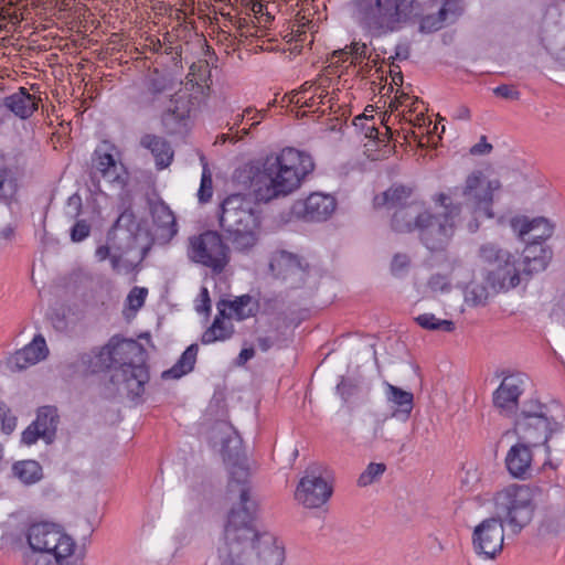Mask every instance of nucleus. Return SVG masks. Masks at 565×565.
<instances>
[{
	"label": "nucleus",
	"instance_id": "obj_57",
	"mask_svg": "<svg viewBox=\"0 0 565 565\" xmlns=\"http://www.w3.org/2000/svg\"><path fill=\"white\" fill-rule=\"evenodd\" d=\"M199 195L202 201H206L212 196V180L210 177H202Z\"/></svg>",
	"mask_w": 565,
	"mask_h": 565
},
{
	"label": "nucleus",
	"instance_id": "obj_48",
	"mask_svg": "<svg viewBox=\"0 0 565 565\" xmlns=\"http://www.w3.org/2000/svg\"><path fill=\"white\" fill-rule=\"evenodd\" d=\"M493 94L497 97L507 100H519L521 97V93L512 84H501L497 86L495 88H493Z\"/></svg>",
	"mask_w": 565,
	"mask_h": 565
},
{
	"label": "nucleus",
	"instance_id": "obj_47",
	"mask_svg": "<svg viewBox=\"0 0 565 565\" xmlns=\"http://www.w3.org/2000/svg\"><path fill=\"white\" fill-rule=\"evenodd\" d=\"M147 294L148 291L146 288H132L129 295L127 296V303L129 309H131L132 311L139 310L145 303Z\"/></svg>",
	"mask_w": 565,
	"mask_h": 565
},
{
	"label": "nucleus",
	"instance_id": "obj_38",
	"mask_svg": "<svg viewBox=\"0 0 565 565\" xmlns=\"http://www.w3.org/2000/svg\"><path fill=\"white\" fill-rule=\"evenodd\" d=\"M292 211L296 216L302 220H315L318 212V194L312 192L306 199L296 201Z\"/></svg>",
	"mask_w": 565,
	"mask_h": 565
},
{
	"label": "nucleus",
	"instance_id": "obj_24",
	"mask_svg": "<svg viewBox=\"0 0 565 565\" xmlns=\"http://www.w3.org/2000/svg\"><path fill=\"white\" fill-rule=\"evenodd\" d=\"M318 87L313 82H306L302 84L299 90L294 92L290 97V103L294 104L291 108V113L295 114V117L298 119H303L308 117L310 114L315 115L318 110L316 103V94Z\"/></svg>",
	"mask_w": 565,
	"mask_h": 565
},
{
	"label": "nucleus",
	"instance_id": "obj_50",
	"mask_svg": "<svg viewBox=\"0 0 565 565\" xmlns=\"http://www.w3.org/2000/svg\"><path fill=\"white\" fill-rule=\"evenodd\" d=\"M40 438H42L41 430L32 422L23 431L21 440L26 446L34 445Z\"/></svg>",
	"mask_w": 565,
	"mask_h": 565
},
{
	"label": "nucleus",
	"instance_id": "obj_33",
	"mask_svg": "<svg viewBox=\"0 0 565 565\" xmlns=\"http://www.w3.org/2000/svg\"><path fill=\"white\" fill-rule=\"evenodd\" d=\"M199 348L196 344H191L182 353L178 362L169 370L162 373L164 380H178L183 375L190 373L196 362Z\"/></svg>",
	"mask_w": 565,
	"mask_h": 565
},
{
	"label": "nucleus",
	"instance_id": "obj_55",
	"mask_svg": "<svg viewBox=\"0 0 565 565\" xmlns=\"http://www.w3.org/2000/svg\"><path fill=\"white\" fill-rule=\"evenodd\" d=\"M216 431L222 433L225 435V439H222L223 446L227 447V444L232 440L234 436H236V430L230 423H220L217 427H215Z\"/></svg>",
	"mask_w": 565,
	"mask_h": 565
},
{
	"label": "nucleus",
	"instance_id": "obj_49",
	"mask_svg": "<svg viewBox=\"0 0 565 565\" xmlns=\"http://www.w3.org/2000/svg\"><path fill=\"white\" fill-rule=\"evenodd\" d=\"M90 234V225L85 220H78L71 230V239L75 243L84 241Z\"/></svg>",
	"mask_w": 565,
	"mask_h": 565
},
{
	"label": "nucleus",
	"instance_id": "obj_61",
	"mask_svg": "<svg viewBox=\"0 0 565 565\" xmlns=\"http://www.w3.org/2000/svg\"><path fill=\"white\" fill-rule=\"evenodd\" d=\"M111 255L110 247L108 245H100L95 250V256L98 262H104Z\"/></svg>",
	"mask_w": 565,
	"mask_h": 565
},
{
	"label": "nucleus",
	"instance_id": "obj_22",
	"mask_svg": "<svg viewBox=\"0 0 565 565\" xmlns=\"http://www.w3.org/2000/svg\"><path fill=\"white\" fill-rule=\"evenodd\" d=\"M335 393L350 411L369 399V390L364 387L363 380L359 376L341 375Z\"/></svg>",
	"mask_w": 565,
	"mask_h": 565
},
{
	"label": "nucleus",
	"instance_id": "obj_27",
	"mask_svg": "<svg viewBox=\"0 0 565 565\" xmlns=\"http://www.w3.org/2000/svg\"><path fill=\"white\" fill-rule=\"evenodd\" d=\"M39 100L36 96L29 94L24 87H21L17 93L6 97L3 105L15 116L26 119L38 109Z\"/></svg>",
	"mask_w": 565,
	"mask_h": 565
},
{
	"label": "nucleus",
	"instance_id": "obj_2",
	"mask_svg": "<svg viewBox=\"0 0 565 565\" xmlns=\"http://www.w3.org/2000/svg\"><path fill=\"white\" fill-rule=\"evenodd\" d=\"M241 509H233L225 527V546L220 551V565H282L284 548L268 534H258L250 525L255 504L248 489L239 486Z\"/></svg>",
	"mask_w": 565,
	"mask_h": 565
},
{
	"label": "nucleus",
	"instance_id": "obj_15",
	"mask_svg": "<svg viewBox=\"0 0 565 565\" xmlns=\"http://www.w3.org/2000/svg\"><path fill=\"white\" fill-rule=\"evenodd\" d=\"M500 376L503 379L499 387L493 392L492 402L493 406L501 414L510 416L518 411L519 398L524 392L526 375L521 372L510 373L502 371Z\"/></svg>",
	"mask_w": 565,
	"mask_h": 565
},
{
	"label": "nucleus",
	"instance_id": "obj_1",
	"mask_svg": "<svg viewBox=\"0 0 565 565\" xmlns=\"http://www.w3.org/2000/svg\"><path fill=\"white\" fill-rule=\"evenodd\" d=\"M313 170L312 158L291 147L267 156L253 168L249 193L231 194L222 203L220 225L233 248L246 253L259 242L262 217L257 203H268L294 193Z\"/></svg>",
	"mask_w": 565,
	"mask_h": 565
},
{
	"label": "nucleus",
	"instance_id": "obj_63",
	"mask_svg": "<svg viewBox=\"0 0 565 565\" xmlns=\"http://www.w3.org/2000/svg\"><path fill=\"white\" fill-rule=\"evenodd\" d=\"M68 204L74 206L75 215H79L81 214V212H82V200H81L79 195H76V194L72 195L68 199Z\"/></svg>",
	"mask_w": 565,
	"mask_h": 565
},
{
	"label": "nucleus",
	"instance_id": "obj_28",
	"mask_svg": "<svg viewBox=\"0 0 565 565\" xmlns=\"http://www.w3.org/2000/svg\"><path fill=\"white\" fill-rule=\"evenodd\" d=\"M140 145L152 153L158 169H166L171 164L174 153L170 143L162 137L147 134L141 138Z\"/></svg>",
	"mask_w": 565,
	"mask_h": 565
},
{
	"label": "nucleus",
	"instance_id": "obj_7",
	"mask_svg": "<svg viewBox=\"0 0 565 565\" xmlns=\"http://www.w3.org/2000/svg\"><path fill=\"white\" fill-rule=\"evenodd\" d=\"M455 199L449 193H438L435 202L439 203L445 211L441 214H434L425 210L422 222L417 228L420 243L430 252H443L446 249L455 231V218L461 212V202L454 203Z\"/></svg>",
	"mask_w": 565,
	"mask_h": 565
},
{
	"label": "nucleus",
	"instance_id": "obj_20",
	"mask_svg": "<svg viewBox=\"0 0 565 565\" xmlns=\"http://www.w3.org/2000/svg\"><path fill=\"white\" fill-rule=\"evenodd\" d=\"M426 209L418 202H411L395 209L391 216V230L397 234H411L417 231Z\"/></svg>",
	"mask_w": 565,
	"mask_h": 565
},
{
	"label": "nucleus",
	"instance_id": "obj_37",
	"mask_svg": "<svg viewBox=\"0 0 565 565\" xmlns=\"http://www.w3.org/2000/svg\"><path fill=\"white\" fill-rule=\"evenodd\" d=\"M415 322L428 331L452 332L456 324L452 320L439 319L434 313H422L415 318Z\"/></svg>",
	"mask_w": 565,
	"mask_h": 565
},
{
	"label": "nucleus",
	"instance_id": "obj_60",
	"mask_svg": "<svg viewBox=\"0 0 565 565\" xmlns=\"http://www.w3.org/2000/svg\"><path fill=\"white\" fill-rule=\"evenodd\" d=\"M14 234V226L11 222L0 223V239H10Z\"/></svg>",
	"mask_w": 565,
	"mask_h": 565
},
{
	"label": "nucleus",
	"instance_id": "obj_56",
	"mask_svg": "<svg viewBox=\"0 0 565 565\" xmlns=\"http://www.w3.org/2000/svg\"><path fill=\"white\" fill-rule=\"evenodd\" d=\"M492 150V145L487 141L486 136H481L480 141L471 147L470 153L473 156L487 154Z\"/></svg>",
	"mask_w": 565,
	"mask_h": 565
},
{
	"label": "nucleus",
	"instance_id": "obj_32",
	"mask_svg": "<svg viewBox=\"0 0 565 565\" xmlns=\"http://www.w3.org/2000/svg\"><path fill=\"white\" fill-rule=\"evenodd\" d=\"M58 422L57 409L53 406H43L39 408L33 423L41 430L42 439L50 444L55 437Z\"/></svg>",
	"mask_w": 565,
	"mask_h": 565
},
{
	"label": "nucleus",
	"instance_id": "obj_51",
	"mask_svg": "<svg viewBox=\"0 0 565 565\" xmlns=\"http://www.w3.org/2000/svg\"><path fill=\"white\" fill-rule=\"evenodd\" d=\"M348 47H345L344 50H339L338 53L340 56H351L352 57V63H355V61L360 60L362 61L363 58H365V55H366V45L365 44H358V43H354L353 45L350 46V51H347Z\"/></svg>",
	"mask_w": 565,
	"mask_h": 565
},
{
	"label": "nucleus",
	"instance_id": "obj_41",
	"mask_svg": "<svg viewBox=\"0 0 565 565\" xmlns=\"http://www.w3.org/2000/svg\"><path fill=\"white\" fill-rule=\"evenodd\" d=\"M374 119V116L359 115L354 117L353 125L365 138L381 141L380 131L375 126Z\"/></svg>",
	"mask_w": 565,
	"mask_h": 565
},
{
	"label": "nucleus",
	"instance_id": "obj_34",
	"mask_svg": "<svg viewBox=\"0 0 565 565\" xmlns=\"http://www.w3.org/2000/svg\"><path fill=\"white\" fill-rule=\"evenodd\" d=\"M330 100H331V98L329 97L328 92L326 94H322V92H320V100H319V104H320V131L326 132V134H334L335 135L334 139L340 140L343 135L342 117H339V116L332 117L331 114H328V116L326 117V114H324L326 109L323 108V106L329 104Z\"/></svg>",
	"mask_w": 565,
	"mask_h": 565
},
{
	"label": "nucleus",
	"instance_id": "obj_4",
	"mask_svg": "<svg viewBox=\"0 0 565 565\" xmlns=\"http://www.w3.org/2000/svg\"><path fill=\"white\" fill-rule=\"evenodd\" d=\"M510 225L526 244L523 253L519 255L524 278L529 279L533 274L545 270L553 257V250L545 241L553 235L554 225L543 216L532 220L515 216L511 218Z\"/></svg>",
	"mask_w": 565,
	"mask_h": 565
},
{
	"label": "nucleus",
	"instance_id": "obj_5",
	"mask_svg": "<svg viewBox=\"0 0 565 565\" xmlns=\"http://www.w3.org/2000/svg\"><path fill=\"white\" fill-rule=\"evenodd\" d=\"M477 257L483 282L494 292L513 289L524 278L518 250L512 253L489 242L479 247Z\"/></svg>",
	"mask_w": 565,
	"mask_h": 565
},
{
	"label": "nucleus",
	"instance_id": "obj_30",
	"mask_svg": "<svg viewBox=\"0 0 565 565\" xmlns=\"http://www.w3.org/2000/svg\"><path fill=\"white\" fill-rule=\"evenodd\" d=\"M318 476L313 470L303 476L295 491L296 501L306 509H315L318 504Z\"/></svg>",
	"mask_w": 565,
	"mask_h": 565
},
{
	"label": "nucleus",
	"instance_id": "obj_46",
	"mask_svg": "<svg viewBox=\"0 0 565 565\" xmlns=\"http://www.w3.org/2000/svg\"><path fill=\"white\" fill-rule=\"evenodd\" d=\"M488 288L490 287L487 284L471 287L467 292V299L472 301L475 306L484 305L489 297Z\"/></svg>",
	"mask_w": 565,
	"mask_h": 565
},
{
	"label": "nucleus",
	"instance_id": "obj_45",
	"mask_svg": "<svg viewBox=\"0 0 565 565\" xmlns=\"http://www.w3.org/2000/svg\"><path fill=\"white\" fill-rule=\"evenodd\" d=\"M320 199V205H322V210H320V221H327L332 216V214L337 210L338 201L332 194L323 193L321 191Z\"/></svg>",
	"mask_w": 565,
	"mask_h": 565
},
{
	"label": "nucleus",
	"instance_id": "obj_58",
	"mask_svg": "<svg viewBox=\"0 0 565 565\" xmlns=\"http://www.w3.org/2000/svg\"><path fill=\"white\" fill-rule=\"evenodd\" d=\"M411 46L408 43L397 44L395 47V55L391 56L388 60H399L404 61L409 57Z\"/></svg>",
	"mask_w": 565,
	"mask_h": 565
},
{
	"label": "nucleus",
	"instance_id": "obj_8",
	"mask_svg": "<svg viewBox=\"0 0 565 565\" xmlns=\"http://www.w3.org/2000/svg\"><path fill=\"white\" fill-rule=\"evenodd\" d=\"M413 0H358L356 19L371 31L394 32L409 21Z\"/></svg>",
	"mask_w": 565,
	"mask_h": 565
},
{
	"label": "nucleus",
	"instance_id": "obj_43",
	"mask_svg": "<svg viewBox=\"0 0 565 565\" xmlns=\"http://www.w3.org/2000/svg\"><path fill=\"white\" fill-rule=\"evenodd\" d=\"M307 26L308 29H312V21L306 20V18L302 17L300 20H298L297 29L292 30V33L295 34L296 43H303L308 41V44L310 45L311 49L315 43V35L312 31L308 33V31L306 30Z\"/></svg>",
	"mask_w": 565,
	"mask_h": 565
},
{
	"label": "nucleus",
	"instance_id": "obj_54",
	"mask_svg": "<svg viewBox=\"0 0 565 565\" xmlns=\"http://www.w3.org/2000/svg\"><path fill=\"white\" fill-rule=\"evenodd\" d=\"M14 183L13 173L9 168H0V194L4 192L6 186L12 188Z\"/></svg>",
	"mask_w": 565,
	"mask_h": 565
},
{
	"label": "nucleus",
	"instance_id": "obj_6",
	"mask_svg": "<svg viewBox=\"0 0 565 565\" xmlns=\"http://www.w3.org/2000/svg\"><path fill=\"white\" fill-rule=\"evenodd\" d=\"M495 518L514 535H518L533 520L536 510L534 489L526 484H509L493 497Z\"/></svg>",
	"mask_w": 565,
	"mask_h": 565
},
{
	"label": "nucleus",
	"instance_id": "obj_35",
	"mask_svg": "<svg viewBox=\"0 0 565 565\" xmlns=\"http://www.w3.org/2000/svg\"><path fill=\"white\" fill-rule=\"evenodd\" d=\"M12 472L24 484H33L43 478V469L41 465L31 459L17 461L12 466Z\"/></svg>",
	"mask_w": 565,
	"mask_h": 565
},
{
	"label": "nucleus",
	"instance_id": "obj_16",
	"mask_svg": "<svg viewBox=\"0 0 565 565\" xmlns=\"http://www.w3.org/2000/svg\"><path fill=\"white\" fill-rule=\"evenodd\" d=\"M93 169L109 183H122L126 169L119 148L115 143L104 140L94 151Z\"/></svg>",
	"mask_w": 565,
	"mask_h": 565
},
{
	"label": "nucleus",
	"instance_id": "obj_13",
	"mask_svg": "<svg viewBox=\"0 0 565 565\" xmlns=\"http://www.w3.org/2000/svg\"><path fill=\"white\" fill-rule=\"evenodd\" d=\"M563 424L554 417L532 416L515 419L514 433L518 439L535 447L544 446L547 455L551 452L548 440L553 434L561 433Z\"/></svg>",
	"mask_w": 565,
	"mask_h": 565
},
{
	"label": "nucleus",
	"instance_id": "obj_18",
	"mask_svg": "<svg viewBox=\"0 0 565 565\" xmlns=\"http://www.w3.org/2000/svg\"><path fill=\"white\" fill-rule=\"evenodd\" d=\"M385 396L392 411L390 418H396L403 423H406L409 419L412 411L414 408V394L399 386L386 382ZM387 418L388 416H386L383 420H379L376 423V427L374 429L375 437H383L382 426L384 425Z\"/></svg>",
	"mask_w": 565,
	"mask_h": 565
},
{
	"label": "nucleus",
	"instance_id": "obj_44",
	"mask_svg": "<svg viewBox=\"0 0 565 565\" xmlns=\"http://www.w3.org/2000/svg\"><path fill=\"white\" fill-rule=\"evenodd\" d=\"M411 258L407 254L396 253L391 262V273L395 277L403 276L409 268Z\"/></svg>",
	"mask_w": 565,
	"mask_h": 565
},
{
	"label": "nucleus",
	"instance_id": "obj_26",
	"mask_svg": "<svg viewBox=\"0 0 565 565\" xmlns=\"http://www.w3.org/2000/svg\"><path fill=\"white\" fill-rule=\"evenodd\" d=\"M193 102L189 93L184 90L177 92L170 99V103L162 115V124L169 127L173 120L182 121L189 118Z\"/></svg>",
	"mask_w": 565,
	"mask_h": 565
},
{
	"label": "nucleus",
	"instance_id": "obj_19",
	"mask_svg": "<svg viewBox=\"0 0 565 565\" xmlns=\"http://www.w3.org/2000/svg\"><path fill=\"white\" fill-rule=\"evenodd\" d=\"M536 448L530 444L518 441L510 447L504 462L508 472L518 479H526L532 473L533 449Z\"/></svg>",
	"mask_w": 565,
	"mask_h": 565
},
{
	"label": "nucleus",
	"instance_id": "obj_9",
	"mask_svg": "<svg viewBox=\"0 0 565 565\" xmlns=\"http://www.w3.org/2000/svg\"><path fill=\"white\" fill-rule=\"evenodd\" d=\"M414 6L407 23L418 22L420 33H434L455 23L463 13L461 0H413Z\"/></svg>",
	"mask_w": 565,
	"mask_h": 565
},
{
	"label": "nucleus",
	"instance_id": "obj_23",
	"mask_svg": "<svg viewBox=\"0 0 565 565\" xmlns=\"http://www.w3.org/2000/svg\"><path fill=\"white\" fill-rule=\"evenodd\" d=\"M152 214V235L162 244L169 243L177 234V223L173 212L163 203L154 204Z\"/></svg>",
	"mask_w": 565,
	"mask_h": 565
},
{
	"label": "nucleus",
	"instance_id": "obj_64",
	"mask_svg": "<svg viewBox=\"0 0 565 565\" xmlns=\"http://www.w3.org/2000/svg\"><path fill=\"white\" fill-rule=\"evenodd\" d=\"M390 65H391V76H392L393 81L398 78L402 82L403 81V74H402L401 67L398 65L393 64V63H390Z\"/></svg>",
	"mask_w": 565,
	"mask_h": 565
},
{
	"label": "nucleus",
	"instance_id": "obj_12",
	"mask_svg": "<svg viewBox=\"0 0 565 565\" xmlns=\"http://www.w3.org/2000/svg\"><path fill=\"white\" fill-rule=\"evenodd\" d=\"M483 180L482 171L475 170L467 177L463 186H454L448 191L455 199L463 198V203L470 205L475 212L492 218L494 216L492 211L493 192L500 189L501 183L497 179L489 180L486 188H482Z\"/></svg>",
	"mask_w": 565,
	"mask_h": 565
},
{
	"label": "nucleus",
	"instance_id": "obj_36",
	"mask_svg": "<svg viewBox=\"0 0 565 565\" xmlns=\"http://www.w3.org/2000/svg\"><path fill=\"white\" fill-rule=\"evenodd\" d=\"M563 530L564 525L559 516L552 511H546L539 522L536 536L541 540H547L557 536Z\"/></svg>",
	"mask_w": 565,
	"mask_h": 565
},
{
	"label": "nucleus",
	"instance_id": "obj_14",
	"mask_svg": "<svg viewBox=\"0 0 565 565\" xmlns=\"http://www.w3.org/2000/svg\"><path fill=\"white\" fill-rule=\"evenodd\" d=\"M503 542L504 524L500 518H487L473 529V551L484 558H495L502 552Z\"/></svg>",
	"mask_w": 565,
	"mask_h": 565
},
{
	"label": "nucleus",
	"instance_id": "obj_31",
	"mask_svg": "<svg viewBox=\"0 0 565 565\" xmlns=\"http://www.w3.org/2000/svg\"><path fill=\"white\" fill-rule=\"evenodd\" d=\"M231 320L227 315H222V309L218 308V313L214 318L213 323L203 332L201 342L203 344H211L230 339L234 333V326Z\"/></svg>",
	"mask_w": 565,
	"mask_h": 565
},
{
	"label": "nucleus",
	"instance_id": "obj_42",
	"mask_svg": "<svg viewBox=\"0 0 565 565\" xmlns=\"http://www.w3.org/2000/svg\"><path fill=\"white\" fill-rule=\"evenodd\" d=\"M532 416H547V406L539 399L525 401L515 419H525Z\"/></svg>",
	"mask_w": 565,
	"mask_h": 565
},
{
	"label": "nucleus",
	"instance_id": "obj_25",
	"mask_svg": "<svg viewBox=\"0 0 565 565\" xmlns=\"http://www.w3.org/2000/svg\"><path fill=\"white\" fill-rule=\"evenodd\" d=\"M113 380L122 384L128 393L138 395L148 380V373L142 365L131 364L122 369H116Z\"/></svg>",
	"mask_w": 565,
	"mask_h": 565
},
{
	"label": "nucleus",
	"instance_id": "obj_11",
	"mask_svg": "<svg viewBox=\"0 0 565 565\" xmlns=\"http://www.w3.org/2000/svg\"><path fill=\"white\" fill-rule=\"evenodd\" d=\"M540 42L559 67L565 70V0L551 4L543 18Z\"/></svg>",
	"mask_w": 565,
	"mask_h": 565
},
{
	"label": "nucleus",
	"instance_id": "obj_52",
	"mask_svg": "<svg viewBox=\"0 0 565 565\" xmlns=\"http://www.w3.org/2000/svg\"><path fill=\"white\" fill-rule=\"evenodd\" d=\"M332 494H333V486L331 483H329L320 475V513L328 512V508H323V505L332 497Z\"/></svg>",
	"mask_w": 565,
	"mask_h": 565
},
{
	"label": "nucleus",
	"instance_id": "obj_3",
	"mask_svg": "<svg viewBox=\"0 0 565 565\" xmlns=\"http://www.w3.org/2000/svg\"><path fill=\"white\" fill-rule=\"evenodd\" d=\"M32 553L26 565H81L83 551L62 527L52 523L33 524L28 532Z\"/></svg>",
	"mask_w": 565,
	"mask_h": 565
},
{
	"label": "nucleus",
	"instance_id": "obj_62",
	"mask_svg": "<svg viewBox=\"0 0 565 565\" xmlns=\"http://www.w3.org/2000/svg\"><path fill=\"white\" fill-rule=\"evenodd\" d=\"M254 354L255 351L253 348L243 349L238 354L237 364L244 365L248 360H250L254 356Z\"/></svg>",
	"mask_w": 565,
	"mask_h": 565
},
{
	"label": "nucleus",
	"instance_id": "obj_29",
	"mask_svg": "<svg viewBox=\"0 0 565 565\" xmlns=\"http://www.w3.org/2000/svg\"><path fill=\"white\" fill-rule=\"evenodd\" d=\"M218 308L222 309V315H227L231 319L244 320L256 315L258 302L252 296L243 295L232 301H222Z\"/></svg>",
	"mask_w": 565,
	"mask_h": 565
},
{
	"label": "nucleus",
	"instance_id": "obj_40",
	"mask_svg": "<svg viewBox=\"0 0 565 565\" xmlns=\"http://www.w3.org/2000/svg\"><path fill=\"white\" fill-rule=\"evenodd\" d=\"M386 471V465L383 462H371L366 469L359 476L358 486L367 487L380 480L382 475Z\"/></svg>",
	"mask_w": 565,
	"mask_h": 565
},
{
	"label": "nucleus",
	"instance_id": "obj_10",
	"mask_svg": "<svg viewBox=\"0 0 565 565\" xmlns=\"http://www.w3.org/2000/svg\"><path fill=\"white\" fill-rule=\"evenodd\" d=\"M188 257L191 262L221 274L230 263V250L221 234L205 231L189 237Z\"/></svg>",
	"mask_w": 565,
	"mask_h": 565
},
{
	"label": "nucleus",
	"instance_id": "obj_21",
	"mask_svg": "<svg viewBox=\"0 0 565 565\" xmlns=\"http://www.w3.org/2000/svg\"><path fill=\"white\" fill-rule=\"evenodd\" d=\"M47 353L49 349L45 339L42 335H35L31 343L11 355L9 367L11 371L25 370L44 360Z\"/></svg>",
	"mask_w": 565,
	"mask_h": 565
},
{
	"label": "nucleus",
	"instance_id": "obj_53",
	"mask_svg": "<svg viewBox=\"0 0 565 565\" xmlns=\"http://www.w3.org/2000/svg\"><path fill=\"white\" fill-rule=\"evenodd\" d=\"M1 429L4 434L9 435L17 428V417L11 413L10 408L7 407L4 415H0Z\"/></svg>",
	"mask_w": 565,
	"mask_h": 565
},
{
	"label": "nucleus",
	"instance_id": "obj_39",
	"mask_svg": "<svg viewBox=\"0 0 565 565\" xmlns=\"http://www.w3.org/2000/svg\"><path fill=\"white\" fill-rule=\"evenodd\" d=\"M411 195H412L411 188L403 185V184H398V185H392L386 191H384L383 200H384V202H390V209H392V207L397 209L398 206L407 205L408 204L407 200L409 199Z\"/></svg>",
	"mask_w": 565,
	"mask_h": 565
},
{
	"label": "nucleus",
	"instance_id": "obj_17",
	"mask_svg": "<svg viewBox=\"0 0 565 565\" xmlns=\"http://www.w3.org/2000/svg\"><path fill=\"white\" fill-rule=\"evenodd\" d=\"M141 347L135 340L119 339L114 337L102 348L96 356L99 370L119 366L122 369L132 364V356L140 351Z\"/></svg>",
	"mask_w": 565,
	"mask_h": 565
},
{
	"label": "nucleus",
	"instance_id": "obj_59",
	"mask_svg": "<svg viewBox=\"0 0 565 565\" xmlns=\"http://www.w3.org/2000/svg\"><path fill=\"white\" fill-rule=\"evenodd\" d=\"M452 118L455 120H470V118H471L470 109L466 105H460L455 110Z\"/></svg>",
	"mask_w": 565,
	"mask_h": 565
}]
</instances>
